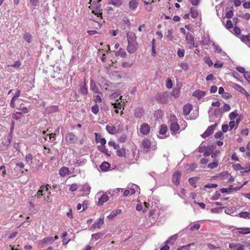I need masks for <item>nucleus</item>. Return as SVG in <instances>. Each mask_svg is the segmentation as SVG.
<instances>
[{
  "mask_svg": "<svg viewBox=\"0 0 250 250\" xmlns=\"http://www.w3.org/2000/svg\"><path fill=\"white\" fill-rule=\"evenodd\" d=\"M101 0H90L91 5L88 8L92 10V13L94 14L98 18L103 19V10L101 9L100 1Z\"/></svg>",
  "mask_w": 250,
  "mask_h": 250,
  "instance_id": "obj_1",
  "label": "nucleus"
},
{
  "mask_svg": "<svg viewBox=\"0 0 250 250\" xmlns=\"http://www.w3.org/2000/svg\"><path fill=\"white\" fill-rule=\"evenodd\" d=\"M224 112L220 108H216L214 109V113L209 115V122H214L215 118L221 117Z\"/></svg>",
  "mask_w": 250,
  "mask_h": 250,
  "instance_id": "obj_2",
  "label": "nucleus"
},
{
  "mask_svg": "<svg viewBox=\"0 0 250 250\" xmlns=\"http://www.w3.org/2000/svg\"><path fill=\"white\" fill-rule=\"evenodd\" d=\"M218 123H215L213 125L208 126L206 131L201 135V136L203 138H206L210 136L212 134L214 130L215 129Z\"/></svg>",
  "mask_w": 250,
  "mask_h": 250,
  "instance_id": "obj_3",
  "label": "nucleus"
},
{
  "mask_svg": "<svg viewBox=\"0 0 250 250\" xmlns=\"http://www.w3.org/2000/svg\"><path fill=\"white\" fill-rule=\"evenodd\" d=\"M128 45L127 47V51L130 54L134 53L138 48V44L136 42H128Z\"/></svg>",
  "mask_w": 250,
  "mask_h": 250,
  "instance_id": "obj_4",
  "label": "nucleus"
},
{
  "mask_svg": "<svg viewBox=\"0 0 250 250\" xmlns=\"http://www.w3.org/2000/svg\"><path fill=\"white\" fill-rule=\"evenodd\" d=\"M181 173L179 171H176L175 172L172 176V182L178 186L180 184V181L181 179Z\"/></svg>",
  "mask_w": 250,
  "mask_h": 250,
  "instance_id": "obj_5",
  "label": "nucleus"
},
{
  "mask_svg": "<svg viewBox=\"0 0 250 250\" xmlns=\"http://www.w3.org/2000/svg\"><path fill=\"white\" fill-rule=\"evenodd\" d=\"M155 98L157 102L163 104H165L167 101V98L164 93L157 94Z\"/></svg>",
  "mask_w": 250,
  "mask_h": 250,
  "instance_id": "obj_6",
  "label": "nucleus"
},
{
  "mask_svg": "<svg viewBox=\"0 0 250 250\" xmlns=\"http://www.w3.org/2000/svg\"><path fill=\"white\" fill-rule=\"evenodd\" d=\"M95 136L96 143H100L101 146H104L106 144V141L105 139L103 138L100 133H95Z\"/></svg>",
  "mask_w": 250,
  "mask_h": 250,
  "instance_id": "obj_7",
  "label": "nucleus"
},
{
  "mask_svg": "<svg viewBox=\"0 0 250 250\" xmlns=\"http://www.w3.org/2000/svg\"><path fill=\"white\" fill-rule=\"evenodd\" d=\"M66 141L69 144H73L77 140V138L75 134L73 133H69L65 136Z\"/></svg>",
  "mask_w": 250,
  "mask_h": 250,
  "instance_id": "obj_8",
  "label": "nucleus"
},
{
  "mask_svg": "<svg viewBox=\"0 0 250 250\" xmlns=\"http://www.w3.org/2000/svg\"><path fill=\"white\" fill-rule=\"evenodd\" d=\"M150 131V127L146 123H144L141 125L140 132L144 135L148 134Z\"/></svg>",
  "mask_w": 250,
  "mask_h": 250,
  "instance_id": "obj_9",
  "label": "nucleus"
},
{
  "mask_svg": "<svg viewBox=\"0 0 250 250\" xmlns=\"http://www.w3.org/2000/svg\"><path fill=\"white\" fill-rule=\"evenodd\" d=\"M108 200V196L105 194H103L99 198V200L97 203V205L98 206H102L104 203L107 202Z\"/></svg>",
  "mask_w": 250,
  "mask_h": 250,
  "instance_id": "obj_10",
  "label": "nucleus"
},
{
  "mask_svg": "<svg viewBox=\"0 0 250 250\" xmlns=\"http://www.w3.org/2000/svg\"><path fill=\"white\" fill-rule=\"evenodd\" d=\"M179 125L175 122H173L170 124V129L172 134L177 133L179 130Z\"/></svg>",
  "mask_w": 250,
  "mask_h": 250,
  "instance_id": "obj_11",
  "label": "nucleus"
},
{
  "mask_svg": "<svg viewBox=\"0 0 250 250\" xmlns=\"http://www.w3.org/2000/svg\"><path fill=\"white\" fill-rule=\"evenodd\" d=\"M186 40L188 43L191 44L193 47L194 46L195 42L194 37L191 33L188 32L186 34Z\"/></svg>",
  "mask_w": 250,
  "mask_h": 250,
  "instance_id": "obj_12",
  "label": "nucleus"
},
{
  "mask_svg": "<svg viewBox=\"0 0 250 250\" xmlns=\"http://www.w3.org/2000/svg\"><path fill=\"white\" fill-rule=\"evenodd\" d=\"M90 89L95 93H100V90L96 85V83L93 80H90Z\"/></svg>",
  "mask_w": 250,
  "mask_h": 250,
  "instance_id": "obj_13",
  "label": "nucleus"
},
{
  "mask_svg": "<svg viewBox=\"0 0 250 250\" xmlns=\"http://www.w3.org/2000/svg\"><path fill=\"white\" fill-rule=\"evenodd\" d=\"M206 95V92L204 91H202L200 90H195L193 93L192 95L198 98V99H200L204 96H205Z\"/></svg>",
  "mask_w": 250,
  "mask_h": 250,
  "instance_id": "obj_14",
  "label": "nucleus"
},
{
  "mask_svg": "<svg viewBox=\"0 0 250 250\" xmlns=\"http://www.w3.org/2000/svg\"><path fill=\"white\" fill-rule=\"evenodd\" d=\"M79 86V92L83 96L86 95L88 93V90L86 88L85 83H84L83 84H80Z\"/></svg>",
  "mask_w": 250,
  "mask_h": 250,
  "instance_id": "obj_15",
  "label": "nucleus"
},
{
  "mask_svg": "<svg viewBox=\"0 0 250 250\" xmlns=\"http://www.w3.org/2000/svg\"><path fill=\"white\" fill-rule=\"evenodd\" d=\"M167 131V126L165 125H162L160 126V129L159 130V134L161 135H165L164 137H159L160 138L163 139L167 138L168 135H166Z\"/></svg>",
  "mask_w": 250,
  "mask_h": 250,
  "instance_id": "obj_16",
  "label": "nucleus"
},
{
  "mask_svg": "<svg viewBox=\"0 0 250 250\" xmlns=\"http://www.w3.org/2000/svg\"><path fill=\"white\" fill-rule=\"evenodd\" d=\"M139 4V0H131L129 1L128 5L129 8L134 11L138 7Z\"/></svg>",
  "mask_w": 250,
  "mask_h": 250,
  "instance_id": "obj_17",
  "label": "nucleus"
},
{
  "mask_svg": "<svg viewBox=\"0 0 250 250\" xmlns=\"http://www.w3.org/2000/svg\"><path fill=\"white\" fill-rule=\"evenodd\" d=\"M46 111L49 113H53L59 111V107L57 105H52L46 108Z\"/></svg>",
  "mask_w": 250,
  "mask_h": 250,
  "instance_id": "obj_18",
  "label": "nucleus"
},
{
  "mask_svg": "<svg viewBox=\"0 0 250 250\" xmlns=\"http://www.w3.org/2000/svg\"><path fill=\"white\" fill-rule=\"evenodd\" d=\"M192 109V106L190 104H186L183 107V113L185 115H188Z\"/></svg>",
  "mask_w": 250,
  "mask_h": 250,
  "instance_id": "obj_19",
  "label": "nucleus"
},
{
  "mask_svg": "<svg viewBox=\"0 0 250 250\" xmlns=\"http://www.w3.org/2000/svg\"><path fill=\"white\" fill-rule=\"evenodd\" d=\"M232 86L237 91L244 94H248V93L246 91V90L239 84L236 83H233Z\"/></svg>",
  "mask_w": 250,
  "mask_h": 250,
  "instance_id": "obj_20",
  "label": "nucleus"
},
{
  "mask_svg": "<svg viewBox=\"0 0 250 250\" xmlns=\"http://www.w3.org/2000/svg\"><path fill=\"white\" fill-rule=\"evenodd\" d=\"M142 147L146 149V152L148 150L151 146V142L148 139H145L142 143Z\"/></svg>",
  "mask_w": 250,
  "mask_h": 250,
  "instance_id": "obj_21",
  "label": "nucleus"
},
{
  "mask_svg": "<svg viewBox=\"0 0 250 250\" xmlns=\"http://www.w3.org/2000/svg\"><path fill=\"white\" fill-rule=\"evenodd\" d=\"M123 3L121 0H109L107 2V4H111L116 7H120Z\"/></svg>",
  "mask_w": 250,
  "mask_h": 250,
  "instance_id": "obj_22",
  "label": "nucleus"
},
{
  "mask_svg": "<svg viewBox=\"0 0 250 250\" xmlns=\"http://www.w3.org/2000/svg\"><path fill=\"white\" fill-rule=\"evenodd\" d=\"M122 212V210L120 209H118L117 210H113L111 212L108 216H107V218L110 220L113 219L115 216H116L118 214L121 213Z\"/></svg>",
  "mask_w": 250,
  "mask_h": 250,
  "instance_id": "obj_23",
  "label": "nucleus"
},
{
  "mask_svg": "<svg viewBox=\"0 0 250 250\" xmlns=\"http://www.w3.org/2000/svg\"><path fill=\"white\" fill-rule=\"evenodd\" d=\"M104 223V221L103 219L100 218L99 220L97 222H95L91 227V229H95L96 228L100 229L101 225H102Z\"/></svg>",
  "mask_w": 250,
  "mask_h": 250,
  "instance_id": "obj_24",
  "label": "nucleus"
},
{
  "mask_svg": "<svg viewBox=\"0 0 250 250\" xmlns=\"http://www.w3.org/2000/svg\"><path fill=\"white\" fill-rule=\"evenodd\" d=\"M127 39L128 42H136V36L135 34L132 32L127 33Z\"/></svg>",
  "mask_w": 250,
  "mask_h": 250,
  "instance_id": "obj_25",
  "label": "nucleus"
},
{
  "mask_svg": "<svg viewBox=\"0 0 250 250\" xmlns=\"http://www.w3.org/2000/svg\"><path fill=\"white\" fill-rule=\"evenodd\" d=\"M110 167V165L109 163L107 162H103L100 166V167L102 171H106L108 170Z\"/></svg>",
  "mask_w": 250,
  "mask_h": 250,
  "instance_id": "obj_26",
  "label": "nucleus"
},
{
  "mask_svg": "<svg viewBox=\"0 0 250 250\" xmlns=\"http://www.w3.org/2000/svg\"><path fill=\"white\" fill-rule=\"evenodd\" d=\"M23 39L28 43H30L33 40L32 36L28 32H25L23 34Z\"/></svg>",
  "mask_w": 250,
  "mask_h": 250,
  "instance_id": "obj_27",
  "label": "nucleus"
},
{
  "mask_svg": "<svg viewBox=\"0 0 250 250\" xmlns=\"http://www.w3.org/2000/svg\"><path fill=\"white\" fill-rule=\"evenodd\" d=\"M104 237V233L103 232H98L92 235V238H94L95 240L101 239Z\"/></svg>",
  "mask_w": 250,
  "mask_h": 250,
  "instance_id": "obj_28",
  "label": "nucleus"
},
{
  "mask_svg": "<svg viewBox=\"0 0 250 250\" xmlns=\"http://www.w3.org/2000/svg\"><path fill=\"white\" fill-rule=\"evenodd\" d=\"M144 110L141 107H138L135 110V117L137 118H140L143 115Z\"/></svg>",
  "mask_w": 250,
  "mask_h": 250,
  "instance_id": "obj_29",
  "label": "nucleus"
},
{
  "mask_svg": "<svg viewBox=\"0 0 250 250\" xmlns=\"http://www.w3.org/2000/svg\"><path fill=\"white\" fill-rule=\"evenodd\" d=\"M229 176V173L228 171H223L222 173H220L218 177L220 179L227 181L228 178Z\"/></svg>",
  "mask_w": 250,
  "mask_h": 250,
  "instance_id": "obj_30",
  "label": "nucleus"
},
{
  "mask_svg": "<svg viewBox=\"0 0 250 250\" xmlns=\"http://www.w3.org/2000/svg\"><path fill=\"white\" fill-rule=\"evenodd\" d=\"M59 174L62 176H65L69 174V169L66 167H62L59 170Z\"/></svg>",
  "mask_w": 250,
  "mask_h": 250,
  "instance_id": "obj_31",
  "label": "nucleus"
},
{
  "mask_svg": "<svg viewBox=\"0 0 250 250\" xmlns=\"http://www.w3.org/2000/svg\"><path fill=\"white\" fill-rule=\"evenodd\" d=\"M106 129L107 131L110 134H114L116 132V128L114 126H110L109 125H107L106 126Z\"/></svg>",
  "mask_w": 250,
  "mask_h": 250,
  "instance_id": "obj_32",
  "label": "nucleus"
},
{
  "mask_svg": "<svg viewBox=\"0 0 250 250\" xmlns=\"http://www.w3.org/2000/svg\"><path fill=\"white\" fill-rule=\"evenodd\" d=\"M240 234H247L250 233V228H241L237 229Z\"/></svg>",
  "mask_w": 250,
  "mask_h": 250,
  "instance_id": "obj_33",
  "label": "nucleus"
},
{
  "mask_svg": "<svg viewBox=\"0 0 250 250\" xmlns=\"http://www.w3.org/2000/svg\"><path fill=\"white\" fill-rule=\"evenodd\" d=\"M177 237H178V234H174V235H172V236L170 237L167 240H166V242H165V243L172 244L173 243V242H174L176 240Z\"/></svg>",
  "mask_w": 250,
  "mask_h": 250,
  "instance_id": "obj_34",
  "label": "nucleus"
},
{
  "mask_svg": "<svg viewBox=\"0 0 250 250\" xmlns=\"http://www.w3.org/2000/svg\"><path fill=\"white\" fill-rule=\"evenodd\" d=\"M91 188L87 184H85L82 186L81 191L85 192L86 193L89 194Z\"/></svg>",
  "mask_w": 250,
  "mask_h": 250,
  "instance_id": "obj_35",
  "label": "nucleus"
},
{
  "mask_svg": "<svg viewBox=\"0 0 250 250\" xmlns=\"http://www.w3.org/2000/svg\"><path fill=\"white\" fill-rule=\"evenodd\" d=\"M86 162V160L84 159H78L76 160V161L75 163V166L76 167H80L84 164H85Z\"/></svg>",
  "mask_w": 250,
  "mask_h": 250,
  "instance_id": "obj_36",
  "label": "nucleus"
},
{
  "mask_svg": "<svg viewBox=\"0 0 250 250\" xmlns=\"http://www.w3.org/2000/svg\"><path fill=\"white\" fill-rule=\"evenodd\" d=\"M98 149L101 152L105 154L107 156H110L111 155L110 153H108L107 149L105 148L104 146H99Z\"/></svg>",
  "mask_w": 250,
  "mask_h": 250,
  "instance_id": "obj_37",
  "label": "nucleus"
},
{
  "mask_svg": "<svg viewBox=\"0 0 250 250\" xmlns=\"http://www.w3.org/2000/svg\"><path fill=\"white\" fill-rule=\"evenodd\" d=\"M202 42V43L203 44V45H208L210 43V37L208 35L207 36H204L203 38H202V40L201 41Z\"/></svg>",
  "mask_w": 250,
  "mask_h": 250,
  "instance_id": "obj_38",
  "label": "nucleus"
},
{
  "mask_svg": "<svg viewBox=\"0 0 250 250\" xmlns=\"http://www.w3.org/2000/svg\"><path fill=\"white\" fill-rule=\"evenodd\" d=\"M218 165V160L216 159H214L213 162L209 163L208 165V167L210 169H213L214 168L217 167Z\"/></svg>",
  "mask_w": 250,
  "mask_h": 250,
  "instance_id": "obj_39",
  "label": "nucleus"
},
{
  "mask_svg": "<svg viewBox=\"0 0 250 250\" xmlns=\"http://www.w3.org/2000/svg\"><path fill=\"white\" fill-rule=\"evenodd\" d=\"M198 179L199 178L197 177H191L189 178L188 182L194 188H196V185L195 183Z\"/></svg>",
  "mask_w": 250,
  "mask_h": 250,
  "instance_id": "obj_40",
  "label": "nucleus"
},
{
  "mask_svg": "<svg viewBox=\"0 0 250 250\" xmlns=\"http://www.w3.org/2000/svg\"><path fill=\"white\" fill-rule=\"evenodd\" d=\"M238 215L241 218H248L250 219V213L247 211L241 212L238 214Z\"/></svg>",
  "mask_w": 250,
  "mask_h": 250,
  "instance_id": "obj_41",
  "label": "nucleus"
},
{
  "mask_svg": "<svg viewBox=\"0 0 250 250\" xmlns=\"http://www.w3.org/2000/svg\"><path fill=\"white\" fill-rule=\"evenodd\" d=\"M190 11L191 16L192 18H196L199 16V13L196 10L194 9V8H191Z\"/></svg>",
  "mask_w": 250,
  "mask_h": 250,
  "instance_id": "obj_42",
  "label": "nucleus"
},
{
  "mask_svg": "<svg viewBox=\"0 0 250 250\" xmlns=\"http://www.w3.org/2000/svg\"><path fill=\"white\" fill-rule=\"evenodd\" d=\"M19 109L21 110V111L17 112L16 114L20 115H22L23 114H25V113H27L28 112V110L26 107H21V106L20 108Z\"/></svg>",
  "mask_w": 250,
  "mask_h": 250,
  "instance_id": "obj_43",
  "label": "nucleus"
},
{
  "mask_svg": "<svg viewBox=\"0 0 250 250\" xmlns=\"http://www.w3.org/2000/svg\"><path fill=\"white\" fill-rule=\"evenodd\" d=\"M115 54L116 56H121L122 58H125L126 56V53L122 48H120L119 51L116 52Z\"/></svg>",
  "mask_w": 250,
  "mask_h": 250,
  "instance_id": "obj_44",
  "label": "nucleus"
},
{
  "mask_svg": "<svg viewBox=\"0 0 250 250\" xmlns=\"http://www.w3.org/2000/svg\"><path fill=\"white\" fill-rule=\"evenodd\" d=\"M117 155L119 157L124 156L125 153V148H120L117 149Z\"/></svg>",
  "mask_w": 250,
  "mask_h": 250,
  "instance_id": "obj_45",
  "label": "nucleus"
},
{
  "mask_svg": "<svg viewBox=\"0 0 250 250\" xmlns=\"http://www.w3.org/2000/svg\"><path fill=\"white\" fill-rule=\"evenodd\" d=\"M238 116V114L236 110L231 112L229 115V118L230 120L235 119Z\"/></svg>",
  "mask_w": 250,
  "mask_h": 250,
  "instance_id": "obj_46",
  "label": "nucleus"
},
{
  "mask_svg": "<svg viewBox=\"0 0 250 250\" xmlns=\"http://www.w3.org/2000/svg\"><path fill=\"white\" fill-rule=\"evenodd\" d=\"M138 188H139V187L137 185L135 184L132 185V188H130V189H129L130 191V195L135 194L136 191L138 189Z\"/></svg>",
  "mask_w": 250,
  "mask_h": 250,
  "instance_id": "obj_47",
  "label": "nucleus"
},
{
  "mask_svg": "<svg viewBox=\"0 0 250 250\" xmlns=\"http://www.w3.org/2000/svg\"><path fill=\"white\" fill-rule=\"evenodd\" d=\"M223 112H228L230 110V106L227 104H224L223 107H220Z\"/></svg>",
  "mask_w": 250,
  "mask_h": 250,
  "instance_id": "obj_48",
  "label": "nucleus"
},
{
  "mask_svg": "<svg viewBox=\"0 0 250 250\" xmlns=\"http://www.w3.org/2000/svg\"><path fill=\"white\" fill-rule=\"evenodd\" d=\"M99 110V106L97 104H95V105H93L91 107V111L94 114H97L98 113Z\"/></svg>",
  "mask_w": 250,
  "mask_h": 250,
  "instance_id": "obj_49",
  "label": "nucleus"
},
{
  "mask_svg": "<svg viewBox=\"0 0 250 250\" xmlns=\"http://www.w3.org/2000/svg\"><path fill=\"white\" fill-rule=\"evenodd\" d=\"M108 145L110 146H112L115 149H117L120 148L119 145L118 144H116L114 141H110L108 142Z\"/></svg>",
  "mask_w": 250,
  "mask_h": 250,
  "instance_id": "obj_50",
  "label": "nucleus"
},
{
  "mask_svg": "<svg viewBox=\"0 0 250 250\" xmlns=\"http://www.w3.org/2000/svg\"><path fill=\"white\" fill-rule=\"evenodd\" d=\"M49 188H51V187L48 184L46 185L45 186L42 185L40 187L39 190L42 191V192H43L44 190L48 191Z\"/></svg>",
  "mask_w": 250,
  "mask_h": 250,
  "instance_id": "obj_51",
  "label": "nucleus"
},
{
  "mask_svg": "<svg viewBox=\"0 0 250 250\" xmlns=\"http://www.w3.org/2000/svg\"><path fill=\"white\" fill-rule=\"evenodd\" d=\"M240 38L241 41L243 42L246 41H250V34L247 35H242Z\"/></svg>",
  "mask_w": 250,
  "mask_h": 250,
  "instance_id": "obj_52",
  "label": "nucleus"
},
{
  "mask_svg": "<svg viewBox=\"0 0 250 250\" xmlns=\"http://www.w3.org/2000/svg\"><path fill=\"white\" fill-rule=\"evenodd\" d=\"M172 86L173 84L171 80L170 79L168 78L167 80L166 87L168 89H170L172 87Z\"/></svg>",
  "mask_w": 250,
  "mask_h": 250,
  "instance_id": "obj_53",
  "label": "nucleus"
},
{
  "mask_svg": "<svg viewBox=\"0 0 250 250\" xmlns=\"http://www.w3.org/2000/svg\"><path fill=\"white\" fill-rule=\"evenodd\" d=\"M78 188V184H73L72 185H71L70 188H69V190L72 191V192H73V191H75L76 190H77V189Z\"/></svg>",
  "mask_w": 250,
  "mask_h": 250,
  "instance_id": "obj_54",
  "label": "nucleus"
},
{
  "mask_svg": "<svg viewBox=\"0 0 250 250\" xmlns=\"http://www.w3.org/2000/svg\"><path fill=\"white\" fill-rule=\"evenodd\" d=\"M200 225L199 224L197 223L192 226L190 228V230L191 231H193L194 230H198L200 229Z\"/></svg>",
  "mask_w": 250,
  "mask_h": 250,
  "instance_id": "obj_55",
  "label": "nucleus"
},
{
  "mask_svg": "<svg viewBox=\"0 0 250 250\" xmlns=\"http://www.w3.org/2000/svg\"><path fill=\"white\" fill-rule=\"evenodd\" d=\"M126 140H127V136L125 134H123L119 139V141L120 143H124L126 142Z\"/></svg>",
  "mask_w": 250,
  "mask_h": 250,
  "instance_id": "obj_56",
  "label": "nucleus"
},
{
  "mask_svg": "<svg viewBox=\"0 0 250 250\" xmlns=\"http://www.w3.org/2000/svg\"><path fill=\"white\" fill-rule=\"evenodd\" d=\"M236 70L241 73H243L245 75V73L247 71H245L244 67L242 66H237L236 67Z\"/></svg>",
  "mask_w": 250,
  "mask_h": 250,
  "instance_id": "obj_57",
  "label": "nucleus"
},
{
  "mask_svg": "<svg viewBox=\"0 0 250 250\" xmlns=\"http://www.w3.org/2000/svg\"><path fill=\"white\" fill-rule=\"evenodd\" d=\"M233 168L235 170H238L240 169H243L244 168L240 165L239 164H236L233 165Z\"/></svg>",
  "mask_w": 250,
  "mask_h": 250,
  "instance_id": "obj_58",
  "label": "nucleus"
},
{
  "mask_svg": "<svg viewBox=\"0 0 250 250\" xmlns=\"http://www.w3.org/2000/svg\"><path fill=\"white\" fill-rule=\"evenodd\" d=\"M185 54V51L183 49H179L177 51L178 56L180 57H183Z\"/></svg>",
  "mask_w": 250,
  "mask_h": 250,
  "instance_id": "obj_59",
  "label": "nucleus"
},
{
  "mask_svg": "<svg viewBox=\"0 0 250 250\" xmlns=\"http://www.w3.org/2000/svg\"><path fill=\"white\" fill-rule=\"evenodd\" d=\"M233 30L234 33L236 35H240V34H241V30H240V29L238 27L235 26L233 28Z\"/></svg>",
  "mask_w": 250,
  "mask_h": 250,
  "instance_id": "obj_60",
  "label": "nucleus"
},
{
  "mask_svg": "<svg viewBox=\"0 0 250 250\" xmlns=\"http://www.w3.org/2000/svg\"><path fill=\"white\" fill-rule=\"evenodd\" d=\"M180 66H181V68L184 70H185V71L188 70V64L187 63H186V62L181 63Z\"/></svg>",
  "mask_w": 250,
  "mask_h": 250,
  "instance_id": "obj_61",
  "label": "nucleus"
},
{
  "mask_svg": "<svg viewBox=\"0 0 250 250\" xmlns=\"http://www.w3.org/2000/svg\"><path fill=\"white\" fill-rule=\"evenodd\" d=\"M223 136V133L221 131H217L214 135L216 139H220Z\"/></svg>",
  "mask_w": 250,
  "mask_h": 250,
  "instance_id": "obj_62",
  "label": "nucleus"
},
{
  "mask_svg": "<svg viewBox=\"0 0 250 250\" xmlns=\"http://www.w3.org/2000/svg\"><path fill=\"white\" fill-rule=\"evenodd\" d=\"M205 62L209 66H211L213 65V62L209 58H205Z\"/></svg>",
  "mask_w": 250,
  "mask_h": 250,
  "instance_id": "obj_63",
  "label": "nucleus"
},
{
  "mask_svg": "<svg viewBox=\"0 0 250 250\" xmlns=\"http://www.w3.org/2000/svg\"><path fill=\"white\" fill-rule=\"evenodd\" d=\"M244 76L247 81L250 83V72L248 71L246 72V73H245Z\"/></svg>",
  "mask_w": 250,
  "mask_h": 250,
  "instance_id": "obj_64",
  "label": "nucleus"
}]
</instances>
